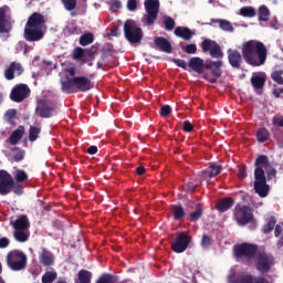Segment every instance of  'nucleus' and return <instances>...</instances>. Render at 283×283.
Wrapping results in <instances>:
<instances>
[{
	"label": "nucleus",
	"instance_id": "nucleus-1",
	"mask_svg": "<svg viewBox=\"0 0 283 283\" xmlns=\"http://www.w3.org/2000/svg\"><path fill=\"white\" fill-rule=\"evenodd\" d=\"M227 54L229 65L233 70H240L243 60L252 67H261V65L266 63L269 51L266 50V45L261 41L250 40L242 43L241 53L238 50L228 49Z\"/></svg>",
	"mask_w": 283,
	"mask_h": 283
},
{
	"label": "nucleus",
	"instance_id": "nucleus-2",
	"mask_svg": "<svg viewBox=\"0 0 283 283\" xmlns=\"http://www.w3.org/2000/svg\"><path fill=\"white\" fill-rule=\"evenodd\" d=\"M45 23V15L39 12H33L29 17L24 27V41H28L29 43H36L38 41H41L43 36H45V30H48Z\"/></svg>",
	"mask_w": 283,
	"mask_h": 283
},
{
	"label": "nucleus",
	"instance_id": "nucleus-3",
	"mask_svg": "<svg viewBox=\"0 0 283 283\" xmlns=\"http://www.w3.org/2000/svg\"><path fill=\"white\" fill-rule=\"evenodd\" d=\"M94 83L85 76H75L61 82V90L64 94H76L78 92H90Z\"/></svg>",
	"mask_w": 283,
	"mask_h": 283
},
{
	"label": "nucleus",
	"instance_id": "nucleus-4",
	"mask_svg": "<svg viewBox=\"0 0 283 283\" xmlns=\"http://www.w3.org/2000/svg\"><path fill=\"white\" fill-rule=\"evenodd\" d=\"M258 244L255 243H238L233 247V255L237 260H247L251 262L258 255Z\"/></svg>",
	"mask_w": 283,
	"mask_h": 283
},
{
	"label": "nucleus",
	"instance_id": "nucleus-5",
	"mask_svg": "<svg viewBox=\"0 0 283 283\" xmlns=\"http://www.w3.org/2000/svg\"><path fill=\"white\" fill-rule=\"evenodd\" d=\"M7 264L11 271H23L28 266V255L21 250H13L7 255Z\"/></svg>",
	"mask_w": 283,
	"mask_h": 283
},
{
	"label": "nucleus",
	"instance_id": "nucleus-6",
	"mask_svg": "<svg viewBox=\"0 0 283 283\" xmlns=\"http://www.w3.org/2000/svg\"><path fill=\"white\" fill-rule=\"evenodd\" d=\"M124 35L128 43H140L143 41V29L134 20L124 23Z\"/></svg>",
	"mask_w": 283,
	"mask_h": 283
},
{
	"label": "nucleus",
	"instance_id": "nucleus-7",
	"mask_svg": "<svg viewBox=\"0 0 283 283\" xmlns=\"http://www.w3.org/2000/svg\"><path fill=\"white\" fill-rule=\"evenodd\" d=\"M270 186L266 184V175L263 168L254 169V191L260 198H266L269 196Z\"/></svg>",
	"mask_w": 283,
	"mask_h": 283
},
{
	"label": "nucleus",
	"instance_id": "nucleus-8",
	"mask_svg": "<svg viewBox=\"0 0 283 283\" xmlns=\"http://www.w3.org/2000/svg\"><path fill=\"white\" fill-rule=\"evenodd\" d=\"M144 6L146 8V14L143 17L142 21L146 25H154L156 19H158V12L160 11V1L145 0Z\"/></svg>",
	"mask_w": 283,
	"mask_h": 283
},
{
	"label": "nucleus",
	"instance_id": "nucleus-9",
	"mask_svg": "<svg viewBox=\"0 0 283 283\" xmlns=\"http://www.w3.org/2000/svg\"><path fill=\"white\" fill-rule=\"evenodd\" d=\"M234 220L239 227H244L253 220V210L247 205L238 203L233 210Z\"/></svg>",
	"mask_w": 283,
	"mask_h": 283
},
{
	"label": "nucleus",
	"instance_id": "nucleus-10",
	"mask_svg": "<svg viewBox=\"0 0 283 283\" xmlns=\"http://www.w3.org/2000/svg\"><path fill=\"white\" fill-rule=\"evenodd\" d=\"M255 169H264L266 174V180H276L277 170L271 165L269 156L259 155L254 163Z\"/></svg>",
	"mask_w": 283,
	"mask_h": 283
},
{
	"label": "nucleus",
	"instance_id": "nucleus-11",
	"mask_svg": "<svg viewBox=\"0 0 283 283\" xmlns=\"http://www.w3.org/2000/svg\"><path fill=\"white\" fill-rule=\"evenodd\" d=\"M11 191L17 193L14 178L8 170H0V196H8Z\"/></svg>",
	"mask_w": 283,
	"mask_h": 283
},
{
	"label": "nucleus",
	"instance_id": "nucleus-12",
	"mask_svg": "<svg viewBox=\"0 0 283 283\" xmlns=\"http://www.w3.org/2000/svg\"><path fill=\"white\" fill-rule=\"evenodd\" d=\"M12 13H10V7H0V34H10L12 31Z\"/></svg>",
	"mask_w": 283,
	"mask_h": 283
},
{
	"label": "nucleus",
	"instance_id": "nucleus-13",
	"mask_svg": "<svg viewBox=\"0 0 283 283\" xmlns=\"http://www.w3.org/2000/svg\"><path fill=\"white\" fill-rule=\"evenodd\" d=\"M201 50L205 53L209 52L212 59H222V56H224L222 48H220V44L213 40L205 39L201 42Z\"/></svg>",
	"mask_w": 283,
	"mask_h": 283
},
{
	"label": "nucleus",
	"instance_id": "nucleus-14",
	"mask_svg": "<svg viewBox=\"0 0 283 283\" xmlns=\"http://www.w3.org/2000/svg\"><path fill=\"white\" fill-rule=\"evenodd\" d=\"M273 264H275L273 256L269 255L266 252L256 254V271H259V273H269Z\"/></svg>",
	"mask_w": 283,
	"mask_h": 283
},
{
	"label": "nucleus",
	"instance_id": "nucleus-15",
	"mask_svg": "<svg viewBox=\"0 0 283 283\" xmlns=\"http://www.w3.org/2000/svg\"><path fill=\"white\" fill-rule=\"evenodd\" d=\"M189 244H191V235L187 232H180L171 243V249L174 253H185L189 249Z\"/></svg>",
	"mask_w": 283,
	"mask_h": 283
},
{
	"label": "nucleus",
	"instance_id": "nucleus-16",
	"mask_svg": "<svg viewBox=\"0 0 283 283\" xmlns=\"http://www.w3.org/2000/svg\"><path fill=\"white\" fill-rule=\"evenodd\" d=\"M30 96V86L28 84H17L10 93V98L13 103H23Z\"/></svg>",
	"mask_w": 283,
	"mask_h": 283
},
{
	"label": "nucleus",
	"instance_id": "nucleus-17",
	"mask_svg": "<svg viewBox=\"0 0 283 283\" xmlns=\"http://www.w3.org/2000/svg\"><path fill=\"white\" fill-rule=\"evenodd\" d=\"M23 65L19 62H11L9 67L4 70V78L7 81H14V76H21L23 74Z\"/></svg>",
	"mask_w": 283,
	"mask_h": 283
},
{
	"label": "nucleus",
	"instance_id": "nucleus-18",
	"mask_svg": "<svg viewBox=\"0 0 283 283\" xmlns=\"http://www.w3.org/2000/svg\"><path fill=\"white\" fill-rule=\"evenodd\" d=\"M28 172L23 169H18L14 172L15 196H23V182L28 180Z\"/></svg>",
	"mask_w": 283,
	"mask_h": 283
},
{
	"label": "nucleus",
	"instance_id": "nucleus-19",
	"mask_svg": "<svg viewBox=\"0 0 283 283\" xmlns=\"http://www.w3.org/2000/svg\"><path fill=\"white\" fill-rule=\"evenodd\" d=\"M222 174V165L218 163H210L207 169L201 171V178L203 180H209V178H216Z\"/></svg>",
	"mask_w": 283,
	"mask_h": 283
},
{
	"label": "nucleus",
	"instance_id": "nucleus-20",
	"mask_svg": "<svg viewBox=\"0 0 283 283\" xmlns=\"http://www.w3.org/2000/svg\"><path fill=\"white\" fill-rule=\"evenodd\" d=\"M155 48L159 50V52H164L165 54H171L174 48L171 46V42L167 40V38L157 36L154 39Z\"/></svg>",
	"mask_w": 283,
	"mask_h": 283
},
{
	"label": "nucleus",
	"instance_id": "nucleus-21",
	"mask_svg": "<svg viewBox=\"0 0 283 283\" xmlns=\"http://www.w3.org/2000/svg\"><path fill=\"white\" fill-rule=\"evenodd\" d=\"M252 87L255 90V92H260V90H264V85H266V74L259 73L255 75H252L250 78Z\"/></svg>",
	"mask_w": 283,
	"mask_h": 283
},
{
	"label": "nucleus",
	"instance_id": "nucleus-22",
	"mask_svg": "<svg viewBox=\"0 0 283 283\" xmlns=\"http://www.w3.org/2000/svg\"><path fill=\"white\" fill-rule=\"evenodd\" d=\"M233 283H270L264 276L253 277L251 274H244L234 280Z\"/></svg>",
	"mask_w": 283,
	"mask_h": 283
},
{
	"label": "nucleus",
	"instance_id": "nucleus-23",
	"mask_svg": "<svg viewBox=\"0 0 283 283\" xmlns=\"http://www.w3.org/2000/svg\"><path fill=\"white\" fill-rule=\"evenodd\" d=\"M175 35L179 39H184V41H191L196 35V32L191 31L188 27H177L175 29Z\"/></svg>",
	"mask_w": 283,
	"mask_h": 283
},
{
	"label": "nucleus",
	"instance_id": "nucleus-24",
	"mask_svg": "<svg viewBox=\"0 0 283 283\" xmlns=\"http://www.w3.org/2000/svg\"><path fill=\"white\" fill-rule=\"evenodd\" d=\"M170 213L176 222H182L187 217V212L182 205H172Z\"/></svg>",
	"mask_w": 283,
	"mask_h": 283
},
{
	"label": "nucleus",
	"instance_id": "nucleus-25",
	"mask_svg": "<svg viewBox=\"0 0 283 283\" xmlns=\"http://www.w3.org/2000/svg\"><path fill=\"white\" fill-rule=\"evenodd\" d=\"M14 231H28L30 229V220L28 216L21 214L14 222H13Z\"/></svg>",
	"mask_w": 283,
	"mask_h": 283
},
{
	"label": "nucleus",
	"instance_id": "nucleus-26",
	"mask_svg": "<svg viewBox=\"0 0 283 283\" xmlns=\"http://www.w3.org/2000/svg\"><path fill=\"white\" fill-rule=\"evenodd\" d=\"M24 134H25V127L19 126L15 130L11 133V135L7 139V143H9V145H18L19 140L23 138Z\"/></svg>",
	"mask_w": 283,
	"mask_h": 283
},
{
	"label": "nucleus",
	"instance_id": "nucleus-27",
	"mask_svg": "<svg viewBox=\"0 0 283 283\" xmlns=\"http://www.w3.org/2000/svg\"><path fill=\"white\" fill-rule=\"evenodd\" d=\"M188 66L197 74H202L205 72V60L201 57H191L189 60Z\"/></svg>",
	"mask_w": 283,
	"mask_h": 283
},
{
	"label": "nucleus",
	"instance_id": "nucleus-28",
	"mask_svg": "<svg viewBox=\"0 0 283 283\" xmlns=\"http://www.w3.org/2000/svg\"><path fill=\"white\" fill-rule=\"evenodd\" d=\"M234 202L235 201L231 197L220 199L216 205V209L219 210L220 213H224L233 207Z\"/></svg>",
	"mask_w": 283,
	"mask_h": 283
},
{
	"label": "nucleus",
	"instance_id": "nucleus-29",
	"mask_svg": "<svg viewBox=\"0 0 283 283\" xmlns=\"http://www.w3.org/2000/svg\"><path fill=\"white\" fill-rule=\"evenodd\" d=\"M41 118H52L54 116V107L49 106L48 104H42L36 108Z\"/></svg>",
	"mask_w": 283,
	"mask_h": 283
},
{
	"label": "nucleus",
	"instance_id": "nucleus-30",
	"mask_svg": "<svg viewBox=\"0 0 283 283\" xmlns=\"http://www.w3.org/2000/svg\"><path fill=\"white\" fill-rule=\"evenodd\" d=\"M40 262L43 266H52L54 264V254L48 250H43L40 255Z\"/></svg>",
	"mask_w": 283,
	"mask_h": 283
},
{
	"label": "nucleus",
	"instance_id": "nucleus-31",
	"mask_svg": "<svg viewBox=\"0 0 283 283\" xmlns=\"http://www.w3.org/2000/svg\"><path fill=\"white\" fill-rule=\"evenodd\" d=\"M211 23H218L220 30H223V32H233V24L229 20L211 19Z\"/></svg>",
	"mask_w": 283,
	"mask_h": 283
},
{
	"label": "nucleus",
	"instance_id": "nucleus-32",
	"mask_svg": "<svg viewBox=\"0 0 283 283\" xmlns=\"http://www.w3.org/2000/svg\"><path fill=\"white\" fill-rule=\"evenodd\" d=\"M93 274L88 270H80L75 283H92Z\"/></svg>",
	"mask_w": 283,
	"mask_h": 283
},
{
	"label": "nucleus",
	"instance_id": "nucleus-33",
	"mask_svg": "<svg viewBox=\"0 0 283 283\" xmlns=\"http://www.w3.org/2000/svg\"><path fill=\"white\" fill-rule=\"evenodd\" d=\"M258 15H259V21H263V22L269 21L270 17H271V11L269 10V7L264 6V4L259 7Z\"/></svg>",
	"mask_w": 283,
	"mask_h": 283
},
{
	"label": "nucleus",
	"instance_id": "nucleus-34",
	"mask_svg": "<svg viewBox=\"0 0 283 283\" xmlns=\"http://www.w3.org/2000/svg\"><path fill=\"white\" fill-rule=\"evenodd\" d=\"M202 213H203L202 206L197 205L196 210L188 216L187 220H189V222H198V220L202 218Z\"/></svg>",
	"mask_w": 283,
	"mask_h": 283
},
{
	"label": "nucleus",
	"instance_id": "nucleus-35",
	"mask_svg": "<svg viewBox=\"0 0 283 283\" xmlns=\"http://www.w3.org/2000/svg\"><path fill=\"white\" fill-rule=\"evenodd\" d=\"M13 238L17 242H28L30 233H28V230H14Z\"/></svg>",
	"mask_w": 283,
	"mask_h": 283
},
{
	"label": "nucleus",
	"instance_id": "nucleus-36",
	"mask_svg": "<svg viewBox=\"0 0 283 283\" xmlns=\"http://www.w3.org/2000/svg\"><path fill=\"white\" fill-rule=\"evenodd\" d=\"M118 282V276L109 273H103L96 281V283H116Z\"/></svg>",
	"mask_w": 283,
	"mask_h": 283
},
{
	"label": "nucleus",
	"instance_id": "nucleus-37",
	"mask_svg": "<svg viewBox=\"0 0 283 283\" xmlns=\"http://www.w3.org/2000/svg\"><path fill=\"white\" fill-rule=\"evenodd\" d=\"M271 137V134H269V129L266 128H259L256 132V140L258 143H266L269 138Z\"/></svg>",
	"mask_w": 283,
	"mask_h": 283
},
{
	"label": "nucleus",
	"instance_id": "nucleus-38",
	"mask_svg": "<svg viewBox=\"0 0 283 283\" xmlns=\"http://www.w3.org/2000/svg\"><path fill=\"white\" fill-rule=\"evenodd\" d=\"M39 134H41V126L40 125L30 126V128H29V140H30V143H34V140H36V138H39Z\"/></svg>",
	"mask_w": 283,
	"mask_h": 283
},
{
	"label": "nucleus",
	"instance_id": "nucleus-39",
	"mask_svg": "<svg viewBox=\"0 0 283 283\" xmlns=\"http://www.w3.org/2000/svg\"><path fill=\"white\" fill-rule=\"evenodd\" d=\"M56 277H59V274L56 271H46L42 275V283H52L55 282Z\"/></svg>",
	"mask_w": 283,
	"mask_h": 283
},
{
	"label": "nucleus",
	"instance_id": "nucleus-40",
	"mask_svg": "<svg viewBox=\"0 0 283 283\" xmlns=\"http://www.w3.org/2000/svg\"><path fill=\"white\" fill-rule=\"evenodd\" d=\"M240 14L241 17L253 19V17H255V14L258 13L255 12V9L253 7H243L240 9Z\"/></svg>",
	"mask_w": 283,
	"mask_h": 283
},
{
	"label": "nucleus",
	"instance_id": "nucleus-41",
	"mask_svg": "<svg viewBox=\"0 0 283 283\" xmlns=\"http://www.w3.org/2000/svg\"><path fill=\"white\" fill-rule=\"evenodd\" d=\"M91 43H94V34L85 33L80 38V45L83 48L91 45Z\"/></svg>",
	"mask_w": 283,
	"mask_h": 283
},
{
	"label": "nucleus",
	"instance_id": "nucleus-42",
	"mask_svg": "<svg viewBox=\"0 0 283 283\" xmlns=\"http://www.w3.org/2000/svg\"><path fill=\"white\" fill-rule=\"evenodd\" d=\"M271 78L277 85H283V70H275L271 74Z\"/></svg>",
	"mask_w": 283,
	"mask_h": 283
},
{
	"label": "nucleus",
	"instance_id": "nucleus-43",
	"mask_svg": "<svg viewBox=\"0 0 283 283\" xmlns=\"http://www.w3.org/2000/svg\"><path fill=\"white\" fill-rule=\"evenodd\" d=\"M274 235L275 238H279L277 247L283 245V226L276 224L274 229Z\"/></svg>",
	"mask_w": 283,
	"mask_h": 283
},
{
	"label": "nucleus",
	"instance_id": "nucleus-44",
	"mask_svg": "<svg viewBox=\"0 0 283 283\" xmlns=\"http://www.w3.org/2000/svg\"><path fill=\"white\" fill-rule=\"evenodd\" d=\"M276 220L274 217H271L265 226H263V233H271L275 229Z\"/></svg>",
	"mask_w": 283,
	"mask_h": 283
},
{
	"label": "nucleus",
	"instance_id": "nucleus-45",
	"mask_svg": "<svg viewBox=\"0 0 283 283\" xmlns=\"http://www.w3.org/2000/svg\"><path fill=\"white\" fill-rule=\"evenodd\" d=\"M83 56H85V49L77 46L73 50L74 61H82Z\"/></svg>",
	"mask_w": 283,
	"mask_h": 283
},
{
	"label": "nucleus",
	"instance_id": "nucleus-46",
	"mask_svg": "<svg viewBox=\"0 0 283 283\" xmlns=\"http://www.w3.org/2000/svg\"><path fill=\"white\" fill-rule=\"evenodd\" d=\"M224 65V62H222L221 60L218 61H213L210 63L205 64L203 62V71L205 70H212V67H222Z\"/></svg>",
	"mask_w": 283,
	"mask_h": 283
},
{
	"label": "nucleus",
	"instance_id": "nucleus-47",
	"mask_svg": "<svg viewBox=\"0 0 283 283\" xmlns=\"http://www.w3.org/2000/svg\"><path fill=\"white\" fill-rule=\"evenodd\" d=\"M213 244V239L208 234H203L201 239V247L203 249H209Z\"/></svg>",
	"mask_w": 283,
	"mask_h": 283
},
{
	"label": "nucleus",
	"instance_id": "nucleus-48",
	"mask_svg": "<svg viewBox=\"0 0 283 283\" xmlns=\"http://www.w3.org/2000/svg\"><path fill=\"white\" fill-rule=\"evenodd\" d=\"M164 25H165V30H167L168 32H171V30L176 28V21L174 20V18L168 17L165 19Z\"/></svg>",
	"mask_w": 283,
	"mask_h": 283
},
{
	"label": "nucleus",
	"instance_id": "nucleus-49",
	"mask_svg": "<svg viewBox=\"0 0 283 283\" xmlns=\"http://www.w3.org/2000/svg\"><path fill=\"white\" fill-rule=\"evenodd\" d=\"M62 3L69 12H72V10H76V0H62Z\"/></svg>",
	"mask_w": 283,
	"mask_h": 283
},
{
	"label": "nucleus",
	"instance_id": "nucleus-50",
	"mask_svg": "<svg viewBox=\"0 0 283 283\" xmlns=\"http://www.w3.org/2000/svg\"><path fill=\"white\" fill-rule=\"evenodd\" d=\"M13 151H18L15 155H13L14 163H21L23 158H25V150H19V148H13Z\"/></svg>",
	"mask_w": 283,
	"mask_h": 283
},
{
	"label": "nucleus",
	"instance_id": "nucleus-51",
	"mask_svg": "<svg viewBox=\"0 0 283 283\" xmlns=\"http://www.w3.org/2000/svg\"><path fill=\"white\" fill-rule=\"evenodd\" d=\"M4 118L6 120H8L9 123H12V120H14V118H17V109L14 108H10L4 114Z\"/></svg>",
	"mask_w": 283,
	"mask_h": 283
},
{
	"label": "nucleus",
	"instance_id": "nucleus-52",
	"mask_svg": "<svg viewBox=\"0 0 283 283\" xmlns=\"http://www.w3.org/2000/svg\"><path fill=\"white\" fill-rule=\"evenodd\" d=\"M64 74H65L66 81H67V78H74L76 76V67L69 66V67L64 69Z\"/></svg>",
	"mask_w": 283,
	"mask_h": 283
},
{
	"label": "nucleus",
	"instance_id": "nucleus-53",
	"mask_svg": "<svg viewBox=\"0 0 283 283\" xmlns=\"http://www.w3.org/2000/svg\"><path fill=\"white\" fill-rule=\"evenodd\" d=\"M184 51L186 54H196V52H198V46L196 44H187L184 48Z\"/></svg>",
	"mask_w": 283,
	"mask_h": 283
},
{
	"label": "nucleus",
	"instance_id": "nucleus-54",
	"mask_svg": "<svg viewBox=\"0 0 283 283\" xmlns=\"http://www.w3.org/2000/svg\"><path fill=\"white\" fill-rule=\"evenodd\" d=\"M127 10H129V12H135V10H138V0H128Z\"/></svg>",
	"mask_w": 283,
	"mask_h": 283
},
{
	"label": "nucleus",
	"instance_id": "nucleus-55",
	"mask_svg": "<svg viewBox=\"0 0 283 283\" xmlns=\"http://www.w3.org/2000/svg\"><path fill=\"white\" fill-rule=\"evenodd\" d=\"M159 114L164 118H167V116H169V114H171V106H169V105L161 106Z\"/></svg>",
	"mask_w": 283,
	"mask_h": 283
},
{
	"label": "nucleus",
	"instance_id": "nucleus-56",
	"mask_svg": "<svg viewBox=\"0 0 283 283\" xmlns=\"http://www.w3.org/2000/svg\"><path fill=\"white\" fill-rule=\"evenodd\" d=\"M172 63H175V65H177V67H181L182 70H187V62H185V60L174 59Z\"/></svg>",
	"mask_w": 283,
	"mask_h": 283
},
{
	"label": "nucleus",
	"instance_id": "nucleus-57",
	"mask_svg": "<svg viewBox=\"0 0 283 283\" xmlns=\"http://www.w3.org/2000/svg\"><path fill=\"white\" fill-rule=\"evenodd\" d=\"M10 247V239L7 237L0 238V249H8Z\"/></svg>",
	"mask_w": 283,
	"mask_h": 283
},
{
	"label": "nucleus",
	"instance_id": "nucleus-58",
	"mask_svg": "<svg viewBox=\"0 0 283 283\" xmlns=\"http://www.w3.org/2000/svg\"><path fill=\"white\" fill-rule=\"evenodd\" d=\"M184 191H187V193H193L196 191V185L193 184L184 185Z\"/></svg>",
	"mask_w": 283,
	"mask_h": 283
},
{
	"label": "nucleus",
	"instance_id": "nucleus-59",
	"mask_svg": "<svg viewBox=\"0 0 283 283\" xmlns=\"http://www.w3.org/2000/svg\"><path fill=\"white\" fill-rule=\"evenodd\" d=\"M184 132H187L188 134L193 132V125L189 120L184 122Z\"/></svg>",
	"mask_w": 283,
	"mask_h": 283
},
{
	"label": "nucleus",
	"instance_id": "nucleus-60",
	"mask_svg": "<svg viewBox=\"0 0 283 283\" xmlns=\"http://www.w3.org/2000/svg\"><path fill=\"white\" fill-rule=\"evenodd\" d=\"M107 56H112V49L111 48L102 50V61H105V59H107Z\"/></svg>",
	"mask_w": 283,
	"mask_h": 283
},
{
	"label": "nucleus",
	"instance_id": "nucleus-61",
	"mask_svg": "<svg viewBox=\"0 0 283 283\" xmlns=\"http://www.w3.org/2000/svg\"><path fill=\"white\" fill-rule=\"evenodd\" d=\"M211 74L216 76V78H220V76H222V70H220V67H212Z\"/></svg>",
	"mask_w": 283,
	"mask_h": 283
},
{
	"label": "nucleus",
	"instance_id": "nucleus-62",
	"mask_svg": "<svg viewBox=\"0 0 283 283\" xmlns=\"http://www.w3.org/2000/svg\"><path fill=\"white\" fill-rule=\"evenodd\" d=\"M273 125H275L276 127H283V117H274L273 118Z\"/></svg>",
	"mask_w": 283,
	"mask_h": 283
},
{
	"label": "nucleus",
	"instance_id": "nucleus-63",
	"mask_svg": "<svg viewBox=\"0 0 283 283\" xmlns=\"http://www.w3.org/2000/svg\"><path fill=\"white\" fill-rule=\"evenodd\" d=\"M272 94H273L274 97L280 98L283 94V88H274L272 91Z\"/></svg>",
	"mask_w": 283,
	"mask_h": 283
},
{
	"label": "nucleus",
	"instance_id": "nucleus-64",
	"mask_svg": "<svg viewBox=\"0 0 283 283\" xmlns=\"http://www.w3.org/2000/svg\"><path fill=\"white\" fill-rule=\"evenodd\" d=\"M239 178H247V168H239V172H238Z\"/></svg>",
	"mask_w": 283,
	"mask_h": 283
}]
</instances>
